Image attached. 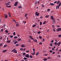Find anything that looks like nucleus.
<instances>
[{"mask_svg": "<svg viewBox=\"0 0 61 61\" xmlns=\"http://www.w3.org/2000/svg\"><path fill=\"white\" fill-rule=\"evenodd\" d=\"M20 50L21 51H23V49L21 48L20 49Z\"/></svg>", "mask_w": 61, "mask_h": 61, "instance_id": "680f3d73", "label": "nucleus"}, {"mask_svg": "<svg viewBox=\"0 0 61 61\" xmlns=\"http://www.w3.org/2000/svg\"><path fill=\"white\" fill-rule=\"evenodd\" d=\"M6 33H7L8 32V31H7V30H6L5 31Z\"/></svg>", "mask_w": 61, "mask_h": 61, "instance_id": "603ef678", "label": "nucleus"}, {"mask_svg": "<svg viewBox=\"0 0 61 61\" xmlns=\"http://www.w3.org/2000/svg\"><path fill=\"white\" fill-rule=\"evenodd\" d=\"M51 19L52 20H54V18L53 17V16H51Z\"/></svg>", "mask_w": 61, "mask_h": 61, "instance_id": "1a4fd4ad", "label": "nucleus"}, {"mask_svg": "<svg viewBox=\"0 0 61 61\" xmlns=\"http://www.w3.org/2000/svg\"><path fill=\"white\" fill-rule=\"evenodd\" d=\"M28 15V14H25V17H26V19H28V18L27 17H26V15Z\"/></svg>", "mask_w": 61, "mask_h": 61, "instance_id": "9b49d317", "label": "nucleus"}, {"mask_svg": "<svg viewBox=\"0 0 61 61\" xmlns=\"http://www.w3.org/2000/svg\"><path fill=\"white\" fill-rule=\"evenodd\" d=\"M50 46H53V45L52 44V43H51L50 44Z\"/></svg>", "mask_w": 61, "mask_h": 61, "instance_id": "09e8293b", "label": "nucleus"}, {"mask_svg": "<svg viewBox=\"0 0 61 61\" xmlns=\"http://www.w3.org/2000/svg\"><path fill=\"white\" fill-rule=\"evenodd\" d=\"M41 6H42L43 7H44L45 6V5L43 4H42L41 5Z\"/></svg>", "mask_w": 61, "mask_h": 61, "instance_id": "e433bc0d", "label": "nucleus"}, {"mask_svg": "<svg viewBox=\"0 0 61 61\" xmlns=\"http://www.w3.org/2000/svg\"><path fill=\"white\" fill-rule=\"evenodd\" d=\"M29 52V50H28V51H26V53H28V52Z\"/></svg>", "mask_w": 61, "mask_h": 61, "instance_id": "a18cd8bd", "label": "nucleus"}, {"mask_svg": "<svg viewBox=\"0 0 61 61\" xmlns=\"http://www.w3.org/2000/svg\"><path fill=\"white\" fill-rule=\"evenodd\" d=\"M28 41H29V42H31V39H28Z\"/></svg>", "mask_w": 61, "mask_h": 61, "instance_id": "c85d7f7f", "label": "nucleus"}, {"mask_svg": "<svg viewBox=\"0 0 61 61\" xmlns=\"http://www.w3.org/2000/svg\"><path fill=\"white\" fill-rule=\"evenodd\" d=\"M56 27H60V26L59 25H56Z\"/></svg>", "mask_w": 61, "mask_h": 61, "instance_id": "bf43d9fd", "label": "nucleus"}, {"mask_svg": "<svg viewBox=\"0 0 61 61\" xmlns=\"http://www.w3.org/2000/svg\"><path fill=\"white\" fill-rule=\"evenodd\" d=\"M18 3L17 2H16L15 3L14 5V6H17V4Z\"/></svg>", "mask_w": 61, "mask_h": 61, "instance_id": "39448f33", "label": "nucleus"}, {"mask_svg": "<svg viewBox=\"0 0 61 61\" xmlns=\"http://www.w3.org/2000/svg\"><path fill=\"white\" fill-rule=\"evenodd\" d=\"M56 23V22H55V20H54L53 21V24H55Z\"/></svg>", "mask_w": 61, "mask_h": 61, "instance_id": "a878e982", "label": "nucleus"}, {"mask_svg": "<svg viewBox=\"0 0 61 61\" xmlns=\"http://www.w3.org/2000/svg\"><path fill=\"white\" fill-rule=\"evenodd\" d=\"M19 46V44H17L15 45L16 46Z\"/></svg>", "mask_w": 61, "mask_h": 61, "instance_id": "58836bf2", "label": "nucleus"}, {"mask_svg": "<svg viewBox=\"0 0 61 61\" xmlns=\"http://www.w3.org/2000/svg\"><path fill=\"white\" fill-rule=\"evenodd\" d=\"M30 58H32V56L31 55H30Z\"/></svg>", "mask_w": 61, "mask_h": 61, "instance_id": "69168bd1", "label": "nucleus"}, {"mask_svg": "<svg viewBox=\"0 0 61 61\" xmlns=\"http://www.w3.org/2000/svg\"><path fill=\"white\" fill-rule=\"evenodd\" d=\"M7 43H10V42H11V41H6Z\"/></svg>", "mask_w": 61, "mask_h": 61, "instance_id": "aec40b11", "label": "nucleus"}, {"mask_svg": "<svg viewBox=\"0 0 61 61\" xmlns=\"http://www.w3.org/2000/svg\"><path fill=\"white\" fill-rule=\"evenodd\" d=\"M37 12H36L35 13V15H37V16H38L39 15V13H37Z\"/></svg>", "mask_w": 61, "mask_h": 61, "instance_id": "20e7f679", "label": "nucleus"}, {"mask_svg": "<svg viewBox=\"0 0 61 61\" xmlns=\"http://www.w3.org/2000/svg\"><path fill=\"white\" fill-rule=\"evenodd\" d=\"M54 44H55L56 46L57 45L58 46H59L61 44V42H59L58 43H56V42H55L54 43Z\"/></svg>", "mask_w": 61, "mask_h": 61, "instance_id": "f257e3e1", "label": "nucleus"}, {"mask_svg": "<svg viewBox=\"0 0 61 61\" xmlns=\"http://www.w3.org/2000/svg\"><path fill=\"white\" fill-rule=\"evenodd\" d=\"M54 42V40H52L51 42V43H53Z\"/></svg>", "mask_w": 61, "mask_h": 61, "instance_id": "0e129e2a", "label": "nucleus"}, {"mask_svg": "<svg viewBox=\"0 0 61 61\" xmlns=\"http://www.w3.org/2000/svg\"><path fill=\"white\" fill-rule=\"evenodd\" d=\"M7 51V50H4L3 51V53H4L5 52H6Z\"/></svg>", "mask_w": 61, "mask_h": 61, "instance_id": "6ab92c4d", "label": "nucleus"}, {"mask_svg": "<svg viewBox=\"0 0 61 61\" xmlns=\"http://www.w3.org/2000/svg\"><path fill=\"white\" fill-rule=\"evenodd\" d=\"M4 15H5V18H7L8 17V16H7V15H6L5 14H4Z\"/></svg>", "mask_w": 61, "mask_h": 61, "instance_id": "423d86ee", "label": "nucleus"}, {"mask_svg": "<svg viewBox=\"0 0 61 61\" xmlns=\"http://www.w3.org/2000/svg\"><path fill=\"white\" fill-rule=\"evenodd\" d=\"M52 51L51 50L50 51V53H52Z\"/></svg>", "mask_w": 61, "mask_h": 61, "instance_id": "052dcab7", "label": "nucleus"}, {"mask_svg": "<svg viewBox=\"0 0 61 61\" xmlns=\"http://www.w3.org/2000/svg\"><path fill=\"white\" fill-rule=\"evenodd\" d=\"M53 31L54 32H56V30L54 29V28L53 29Z\"/></svg>", "mask_w": 61, "mask_h": 61, "instance_id": "de8ad7c7", "label": "nucleus"}, {"mask_svg": "<svg viewBox=\"0 0 61 61\" xmlns=\"http://www.w3.org/2000/svg\"><path fill=\"white\" fill-rule=\"evenodd\" d=\"M33 51L34 52H35V49H34V48H33Z\"/></svg>", "mask_w": 61, "mask_h": 61, "instance_id": "8fccbe9b", "label": "nucleus"}, {"mask_svg": "<svg viewBox=\"0 0 61 61\" xmlns=\"http://www.w3.org/2000/svg\"><path fill=\"white\" fill-rule=\"evenodd\" d=\"M31 54L32 55H34L35 54V52H34V53L32 52L31 53Z\"/></svg>", "mask_w": 61, "mask_h": 61, "instance_id": "5701e85b", "label": "nucleus"}, {"mask_svg": "<svg viewBox=\"0 0 61 61\" xmlns=\"http://www.w3.org/2000/svg\"><path fill=\"white\" fill-rule=\"evenodd\" d=\"M16 26H17V27H18V26H19V25L18 24H17L16 25Z\"/></svg>", "mask_w": 61, "mask_h": 61, "instance_id": "37998d69", "label": "nucleus"}, {"mask_svg": "<svg viewBox=\"0 0 61 61\" xmlns=\"http://www.w3.org/2000/svg\"><path fill=\"white\" fill-rule=\"evenodd\" d=\"M39 44H41V45H42V42H40L39 43Z\"/></svg>", "mask_w": 61, "mask_h": 61, "instance_id": "3c124183", "label": "nucleus"}, {"mask_svg": "<svg viewBox=\"0 0 61 61\" xmlns=\"http://www.w3.org/2000/svg\"><path fill=\"white\" fill-rule=\"evenodd\" d=\"M23 23H25H25H26V21H24Z\"/></svg>", "mask_w": 61, "mask_h": 61, "instance_id": "338daca9", "label": "nucleus"}, {"mask_svg": "<svg viewBox=\"0 0 61 61\" xmlns=\"http://www.w3.org/2000/svg\"><path fill=\"white\" fill-rule=\"evenodd\" d=\"M37 2H38V0L36 1L35 2V4H36L37 3Z\"/></svg>", "mask_w": 61, "mask_h": 61, "instance_id": "cd10ccee", "label": "nucleus"}, {"mask_svg": "<svg viewBox=\"0 0 61 61\" xmlns=\"http://www.w3.org/2000/svg\"><path fill=\"white\" fill-rule=\"evenodd\" d=\"M38 34H40V33H41V32L39 31L37 33Z\"/></svg>", "mask_w": 61, "mask_h": 61, "instance_id": "f704fd0d", "label": "nucleus"}, {"mask_svg": "<svg viewBox=\"0 0 61 61\" xmlns=\"http://www.w3.org/2000/svg\"><path fill=\"white\" fill-rule=\"evenodd\" d=\"M47 58L48 59H51V57H47Z\"/></svg>", "mask_w": 61, "mask_h": 61, "instance_id": "2f4dec72", "label": "nucleus"}, {"mask_svg": "<svg viewBox=\"0 0 61 61\" xmlns=\"http://www.w3.org/2000/svg\"><path fill=\"white\" fill-rule=\"evenodd\" d=\"M39 54V52H38L36 53V56H37Z\"/></svg>", "mask_w": 61, "mask_h": 61, "instance_id": "6e6552de", "label": "nucleus"}, {"mask_svg": "<svg viewBox=\"0 0 61 61\" xmlns=\"http://www.w3.org/2000/svg\"><path fill=\"white\" fill-rule=\"evenodd\" d=\"M18 42L17 41H16L14 43V44H16Z\"/></svg>", "mask_w": 61, "mask_h": 61, "instance_id": "393cba45", "label": "nucleus"}, {"mask_svg": "<svg viewBox=\"0 0 61 61\" xmlns=\"http://www.w3.org/2000/svg\"><path fill=\"white\" fill-rule=\"evenodd\" d=\"M40 25H41L42 24V22H40Z\"/></svg>", "mask_w": 61, "mask_h": 61, "instance_id": "4c0bfd02", "label": "nucleus"}, {"mask_svg": "<svg viewBox=\"0 0 61 61\" xmlns=\"http://www.w3.org/2000/svg\"><path fill=\"white\" fill-rule=\"evenodd\" d=\"M5 4L6 5H9V4L8 3H6Z\"/></svg>", "mask_w": 61, "mask_h": 61, "instance_id": "c756f323", "label": "nucleus"}, {"mask_svg": "<svg viewBox=\"0 0 61 61\" xmlns=\"http://www.w3.org/2000/svg\"><path fill=\"white\" fill-rule=\"evenodd\" d=\"M30 39L32 40H34V38H33L32 37L31 38H30Z\"/></svg>", "mask_w": 61, "mask_h": 61, "instance_id": "49530a36", "label": "nucleus"}, {"mask_svg": "<svg viewBox=\"0 0 61 61\" xmlns=\"http://www.w3.org/2000/svg\"><path fill=\"white\" fill-rule=\"evenodd\" d=\"M52 27H55V25H52Z\"/></svg>", "mask_w": 61, "mask_h": 61, "instance_id": "774afa93", "label": "nucleus"}, {"mask_svg": "<svg viewBox=\"0 0 61 61\" xmlns=\"http://www.w3.org/2000/svg\"><path fill=\"white\" fill-rule=\"evenodd\" d=\"M46 21H44L43 23V25H45L46 24Z\"/></svg>", "mask_w": 61, "mask_h": 61, "instance_id": "4be33fe9", "label": "nucleus"}, {"mask_svg": "<svg viewBox=\"0 0 61 61\" xmlns=\"http://www.w3.org/2000/svg\"><path fill=\"white\" fill-rule=\"evenodd\" d=\"M44 55H45V56H47L48 54H44Z\"/></svg>", "mask_w": 61, "mask_h": 61, "instance_id": "c9c22d12", "label": "nucleus"}, {"mask_svg": "<svg viewBox=\"0 0 61 61\" xmlns=\"http://www.w3.org/2000/svg\"><path fill=\"white\" fill-rule=\"evenodd\" d=\"M14 52L15 53H17V51L16 50H15L14 51Z\"/></svg>", "mask_w": 61, "mask_h": 61, "instance_id": "dca6fc26", "label": "nucleus"}, {"mask_svg": "<svg viewBox=\"0 0 61 61\" xmlns=\"http://www.w3.org/2000/svg\"><path fill=\"white\" fill-rule=\"evenodd\" d=\"M39 38H40V39H42V38L41 37V36H39Z\"/></svg>", "mask_w": 61, "mask_h": 61, "instance_id": "6e6d98bb", "label": "nucleus"}, {"mask_svg": "<svg viewBox=\"0 0 61 61\" xmlns=\"http://www.w3.org/2000/svg\"><path fill=\"white\" fill-rule=\"evenodd\" d=\"M22 55L23 56H25V53H23Z\"/></svg>", "mask_w": 61, "mask_h": 61, "instance_id": "72a5a7b5", "label": "nucleus"}, {"mask_svg": "<svg viewBox=\"0 0 61 61\" xmlns=\"http://www.w3.org/2000/svg\"><path fill=\"white\" fill-rule=\"evenodd\" d=\"M21 40V39H18L17 41H20Z\"/></svg>", "mask_w": 61, "mask_h": 61, "instance_id": "b1692460", "label": "nucleus"}, {"mask_svg": "<svg viewBox=\"0 0 61 61\" xmlns=\"http://www.w3.org/2000/svg\"><path fill=\"white\" fill-rule=\"evenodd\" d=\"M25 56L26 57H27V58H29V56L28 54L26 55H25Z\"/></svg>", "mask_w": 61, "mask_h": 61, "instance_id": "0eeeda50", "label": "nucleus"}, {"mask_svg": "<svg viewBox=\"0 0 61 61\" xmlns=\"http://www.w3.org/2000/svg\"><path fill=\"white\" fill-rule=\"evenodd\" d=\"M49 17V15H47L45 16L46 18H48V17Z\"/></svg>", "mask_w": 61, "mask_h": 61, "instance_id": "2eb2a0df", "label": "nucleus"}, {"mask_svg": "<svg viewBox=\"0 0 61 61\" xmlns=\"http://www.w3.org/2000/svg\"><path fill=\"white\" fill-rule=\"evenodd\" d=\"M51 10V9H48L47 10V11H48V12H49V11H50Z\"/></svg>", "mask_w": 61, "mask_h": 61, "instance_id": "bb28decb", "label": "nucleus"}, {"mask_svg": "<svg viewBox=\"0 0 61 61\" xmlns=\"http://www.w3.org/2000/svg\"><path fill=\"white\" fill-rule=\"evenodd\" d=\"M3 38V37H1L0 38V40H1Z\"/></svg>", "mask_w": 61, "mask_h": 61, "instance_id": "4d7b16f0", "label": "nucleus"}, {"mask_svg": "<svg viewBox=\"0 0 61 61\" xmlns=\"http://www.w3.org/2000/svg\"><path fill=\"white\" fill-rule=\"evenodd\" d=\"M61 37V35H59V38H60V37Z\"/></svg>", "mask_w": 61, "mask_h": 61, "instance_id": "c03bdc74", "label": "nucleus"}, {"mask_svg": "<svg viewBox=\"0 0 61 61\" xmlns=\"http://www.w3.org/2000/svg\"><path fill=\"white\" fill-rule=\"evenodd\" d=\"M21 46L22 47H25V46L22 45H21Z\"/></svg>", "mask_w": 61, "mask_h": 61, "instance_id": "f3484780", "label": "nucleus"}, {"mask_svg": "<svg viewBox=\"0 0 61 61\" xmlns=\"http://www.w3.org/2000/svg\"><path fill=\"white\" fill-rule=\"evenodd\" d=\"M7 45H4V46L3 47H7Z\"/></svg>", "mask_w": 61, "mask_h": 61, "instance_id": "412c9836", "label": "nucleus"}, {"mask_svg": "<svg viewBox=\"0 0 61 61\" xmlns=\"http://www.w3.org/2000/svg\"><path fill=\"white\" fill-rule=\"evenodd\" d=\"M8 14H9V17H11V14H10L9 12H8Z\"/></svg>", "mask_w": 61, "mask_h": 61, "instance_id": "ddd939ff", "label": "nucleus"}, {"mask_svg": "<svg viewBox=\"0 0 61 61\" xmlns=\"http://www.w3.org/2000/svg\"><path fill=\"white\" fill-rule=\"evenodd\" d=\"M24 60H27V58L25 57H24Z\"/></svg>", "mask_w": 61, "mask_h": 61, "instance_id": "a19ab883", "label": "nucleus"}, {"mask_svg": "<svg viewBox=\"0 0 61 61\" xmlns=\"http://www.w3.org/2000/svg\"><path fill=\"white\" fill-rule=\"evenodd\" d=\"M60 0H58L57 1V3L58 5V4H59V3H60Z\"/></svg>", "mask_w": 61, "mask_h": 61, "instance_id": "4468645a", "label": "nucleus"}, {"mask_svg": "<svg viewBox=\"0 0 61 61\" xmlns=\"http://www.w3.org/2000/svg\"><path fill=\"white\" fill-rule=\"evenodd\" d=\"M50 5H54V4L52 3H51L50 4Z\"/></svg>", "mask_w": 61, "mask_h": 61, "instance_id": "9d476101", "label": "nucleus"}, {"mask_svg": "<svg viewBox=\"0 0 61 61\" xmlns=\"http://www.w3.org/2000/svg\"><path fill=\"white\" fill-rule=\"evenodd\" d=\"M13 34L14 35H15V32H14L13 33Z\"/></svg>", "mask_w": 61, "mask_h": 61, "instance_id": "79ce46f5", "label": "nucleus"}, {"mask_svg": "<svg viewBox=\"0 0 61 61\" xmlns=\"http://www.w3.org/2000/svg\"><path fill=\"white\" fill-rule=\"evenodd\" d=\"M56 2H57V1H56L54 3V4H56Z\"/></svg>", "mask_w": 61, "mask_h": 61, "instance_id": "e2e57ef3", "label": "nucleus"}, {"mask_svg": "<svg viewBox=\"0 0 61 61\" xmlns=\"http://www.w3.org/2000/svg\"><path fill=\"white\" fill-rule=\"evenodd\" d=\"M61 5V2H60L59 5H57L56 6V8L57 9L58 8V7H60V5Z\"/></svg>", "mask_w": 61, "mask_h": 61, "instance_id": "f03ea898", "label": "nucleus"}, {"mask_svg": "<svg viewBox=\"0 0 61 61\" xmlns=\"http://www.w3.org/2000/svg\"><path fill=\"white\" fill-rule=\"evenodd\" d=\"M14 38H15V39H17V37L16 36H15L14 37Z\"/></svg>", "mask_w": 61, "mask_h": 61, "instance_id": "473e14b6", "label": "nucleus"}, {"mask_svg": "<svg viewBox=\"0 0 61 61\" xmlns=\"http://www.w3.org/2000/svg\"><path fill=\"white\" fill-rule=\"evenodd\" d=\"M36 26V25H34L33 26V27H35Z\"/></svg>", "mask_w": 61, "mask_h": 61, "instance_id": "864d4df0", "label": "nucleus"}, {"mask_svg": "<svg viewBox=\"0 0 61 61\" xmlns=\"http://www.w3.org/2000/svg\"><path fill=\"white\" fill-rule=\"evenodd\" d=\"M18 7L19 8L21 9V8H22V6H20Z\"/></svg>", "mask_w": 61, "mask_h": 61, "instance_id": "a211bd4d", "label": "nucleus"}, {"mask_svg": "<svg viewBox=\"0 0 61 61\" xmlns=\"http://www.w3.org/2000/svg\"><path fill=\"white\" fill-rule=\"evenodd\" d=\"M44 61H47V59L46 58H45L43 59Z\"/></svg>", "mask_w": 61, "mask_h": 61, "instance_id": "f8f14e48", "label": "nucleus"}, {"mask_svg": "<svg viewBox=\"0 0 61 61\" xmlns=\"http://www.w3.org/2000/svg\"><path fill=\"white\" fill-rule=\"evenodd\" d=\"M2 45H3V44H2V43L0 44V46H2Z\"/></svg>", "mask_w": 61, "mask_h": 61, "instance_id": "ea45409f", "label": "nucleus"}, {"mask_svg": "<svg viewBox=\"0 0 61 61\" xmlns=\"http://www.w3.org/2000/svg\"><path fill=\"white\" fill-rule=\"evenodd\" d=\"M29 37L30 38H31L32 37V36H31L30 35L29 36Z\"/></svg>", "mask_w": 61, "mask_h": 61, "instance_id": "13d9d810", "label": "nucleus"}, {"mask_svg": "<svg viewBox=\"0 0 61 61\" xmlns=\"http://www.w3.org/2000/svg\"><path fill=\"white\" fill-rule=\"evenodd\" d=\"M34 41H35V42H37V40H34Z\"/></svg>", "mask_w": 61, "mask_h": 61, "instance_id": "5fc2aeb1", "label": "nucleus"}, {"mask_svg": "<svg viewBox=\"0 0 61 61\" xmlns=\"http://www.w3.org/2000/svg\"><path fill=\"white\" fill-rule=\"evenodd\" d=\"M10 38H13V35H12V36L10 35Z\"/></svg>", "mask_w": 61, "mask_h": 61, "instance_id": "7c9ffc66", "label": "nucleus"}, {"mask_svg": "<svg viewBox=\"0 0 61 61\" xmlns=\"http://www.w3.org/2000/svg\"><path fill=\"white\" fill-rule=\"evenodd\" d=\"M57 31H61V28H59L56 30Z\"/></svg>", "mask_w": 61, "mask_h": 61, "instance_id": "7ed1b4c3", "label": "nucleus"}]
</instances>
